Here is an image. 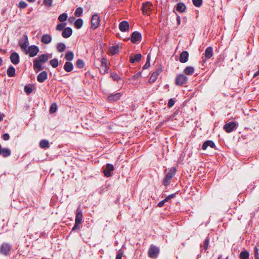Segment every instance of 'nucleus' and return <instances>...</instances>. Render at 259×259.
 I'll use <instances>...</instances> for the list:
<instances>
[{
  "label": "nucleus",
  "mask_w": 259,
  "mask_h": 259,
  "mask_svg": "<svg viewBox=\"0 0 259 259\" xmlns=\"http://www.w3.org/2000/svg\"><path fill=\"white\" fill-rule=\"evenodd\" d=\"M49 59V57L47 54H41L37 58H35L33 62V69L36 72L42 70L44 67L42 66L41 63H46Z\"/></svg>",
  "instance_id": "1"
},
{
  "label": "nucleus",
  "mask_w": 259,
  "mask_h": 259,
  "mask_svg": "<svg viewBox=\"0 0 259 259\" xmlns=\"http://www.w3.org/2000/svg\"><path fill=\"white\" fill-rule=\"evenodd\" d=\"M167 169H166L164 172L166 175L162 181V184L165 186H167L170 184L171 182V179L175 175L177 169L175 167H172L168 170V172H167Z\"/></svg>",
  "instance_id": "2"
},
{
  "label": "nucleus",
  "mask_w": 259,
  "mask_h": 259,
  "mask_svg": "<svg viewBox=\"0 0 259 259\" xmlns=\"http://www.w3.org/2000/svg\"><path fill=\"white\" fill-rule=\"evenodd\" d=\"M160 253V247L153 244H151L148 250V255L151 258L155 259L158 257Z\"/></svg>",
  "instance_id": "3"
},
{
  "label": "nucleus",
  "mask_w": 259,
  "mask_h": 259,
  "mask_svg": "<svg viewBox=\"0 0 259 259\" xmlns=\"http://www.w3.org/2000/svg\"><path fill=\"white\" fill-rule=\"evenodd\" d=\"M188 81V77L183 74H179L175 79V83L177 85L182 86Z\"/></svg>",
  "instance_id": "4"
},
{
  "label": "nucleus",
  "mask_w": 259,
  "mask_h": 259,
  "mask_svg": "<svg viewBox=\"0 0 259 259\" xmlns=\"http://www.w3.org/2000/svg\"><path fill=\"white\" fill-rule=\"evenodd\" d=\"M100 18L98 14L93 15L91 19V28L93 29H97L100 25Z\"/></svg>",
  "instance_id": "5"
},
{
  "label": "nucleus",
  "mask_w": 259,
  "mask_h": 259,
  "mask_svg": "<svg viewBox=\"0 0 259 259\" xmlns=\"http://www.w3.org/2000/svg\"><path fill=\"white\" fill-rule=\"evenodd\" d=\"M39 51V49L37 46L35 45H31L28 47V50H26L25 53L26 54H28L30 57H33L37 55Z\"/></svg>",
  "instance_id": "6"
},
{
  "label": "nucleus",
  "mask_w": 259,
  "mask_h": 259,
  "mask_svg": "<svg viewBox=\"0 0 259 259\" xmlns=\"http://www.w3.org/2000/svg\"><path fill=\"white\" fill-rule=\"evenodd\" d=\"M107 59L106 58H102L101 60V66L100 70L102 74H105L108 73L109 67L107 64Z\"/></svg>",
  "instance_id": "7"
},
{
  "label": "nucleus",
  "mask_w": 259,
  "mask_h": 259,
  "mask_svg": "<svg viewBox=\"0 0 259 259\" xmlns=\"http://www.w3.org/2000/svg\"><path fill=\"white\" fill-rule=\"evenodd\" d=\"M237 127V125L235 121H231L226 123L224 126V129L227 133L233 132Z\"/></svg>",
  "instance_id": "8"
},
{
  "label": "nucleus",
  "mask_w": 259,
  "mask_h": 259,
  "mask_svg": "<svg viewBox=\"0 0 259 259\" xmlns=\"http://www.w3.org/2000/svg\"><path fill=\"white\" fill-rule=\"evenodd\" d=\"M142 35L140 32L138 31H134L131 34V40L134 44L137 43L138 41H141Z\"/></svg>",
  "instance_id": "9"
},
{
  "label": "nucleus",
  "mask_w": 259,
  "mask_h": 259,
  "mask_svg": "<svg viewBox=\"0 0 259 259\" xmlns=\"http://www.w3.org/2000/svg\"><path fill=\"white\" fill-rule=\"evenodd\" d=\"M122 96L121 93H116L115 94H111L108 96V100L110 103L117 101L120 99Z\"/></svg>",
  "instance_id": "10"
},
{
  "label": "nucleus",
  "mask_w": 259,
  "mask_h": 259,
  "mask_svg": "<svg viewBox=\"0 0 259 259\" xmlns=\"http://www.w3.org/2000/svg\"><path fill=\"white\" fill-rule=\"evenodd\" d=\"M75 214H76V216H75V222H77V223L81 224V221H82V219L83 218V215H82V210L81 209V207L80 205L77 207V208L76 210Z\"/></svg>",
  "instance_id": "11"
},
{
  "label": "nucleus",
  "mask_w": 259,
  "mask_h": 259,
  "mask_svg": "<svg viewBox=\"0 0 259 259\" xmlns=\"http://www.w3.org/2000/svg\"><path fill=\"white\" fill-rule=\"evenodd\" d=\"M11 246L9 244H2L0 248L1 253L7 255L10 251Z\"/></svg>",
  "instance_id": "12"
},
{
  "label": "nucleus",
  "mask_w": 259,
  "mask_h": 259,
  "mask_svg": "<svg viewBox=\"0 0 259 259\" xmlns=\"http://www.w3.org/2000/svg\"><path fill=\"white\" fill-rule=\"evenodd\" d=\"M114 170L113 164L108 163L106 164V167L104 170V174L105 177L108 178L111 176V172Z\"/></svg>",
  "instance_id": "13"
},
{
  "label": "nucleus",
  "mask_w": 259,
  "mask_h": 259,
  "mask_svg": "<svg viewBox=\"0 0 259 259\" xmlns=\"http://www.w3.org/2000/svg\"><path fill=\"white\" fill-rule=\"evenodd\" d=\"M11 62L14 65H17L20 62V57L17 52L12 53L10 57Z\"/></svg>",
  "instance_id": "14"
},
{
  "label": "nucleus",
  "mask_w": 259,
  "mask_h": 259,
  "mask_svg": "<svg viewBox=\"0 0 259 259\" xmlns=\"http://www.w3.org/2000/svg\"><path fill=\"white\" fill-rule=\"evenodd\" d=\"M208 146L214 149H217L215 145L212 141L206 140L203 143L202 146V149L205 150Z\"/></svg>",
  "instance_id": "15"
},
{
  "label": "nucleus",
  "mask_w": 259,
  "mask_h": 259,
  "mask_svg": "<svg viewBox=\"0 0 259 259\" xmlns=\"http://www.w3.org/2000/svg\"><path fill=\"white\" fill-rule=\"evenodd\" d=\"M129 27V23L127 21H122L119 24V28L122 32L128 31Z\"/></svg>",
  "instance_id": "16"
},
{
  "label": "nucleus",
  "mask_w": 259,
  "mask_h": 259,
  "mask_svg": "<svg viewBox=\"0 0 259 259\" xmlns=\"http://www.w3.org/2000/svg\"><path fill=\"white\" fill-rule=\"evenodd\" d=\"M48 78V73L46 71H42L37 76V80L39 82H44Z\"/></svg>",
  "instance_id": "17"
},
{
  "label": "nucleus",
  "mask_w": 259,
  "mask_h": 259,
  "mask_svg": "<svg viewBox=\"0 0 259 259\" xmlns=\"http://www.w3.org/2000/svg\"><path fill=\"white\" fill-rule=\"evenodd\" d=\"M152 5L150 2L144 3L142 5V10L144 15H148V11L151 10Z\"/></svg>",
  "instance_id": "18"
},
{
  "label": "nucleus",
  "mask_w": 259,
  "mask_h": 259,
  "mask_svg": "<svg viewBox=\"0 0 259 259\" xmlns=\"http://www.w3.org/2000/svg\"><path fill=\"white\" fill-rule=\"evenodd\" d=\"M24 42H22L21 40H20L19 41V45L21 47V48L22 50H24L25 51V52H26L27 48V45L28 44V39L27 35L26 34L24 35Z\"/></svg>",
  "instance_id": "19"
},
{
  "label": "nucleus",
  "mask_w": 259,
  "mask_h": 259,
  "mask_svg": "<svg viewBox=\"0 0 259 259\" xmlns=\"http://www.w3.org/2000/svg\"><path fill=\"white\" fill-rule=\"evenodd\" d=\"M188 58L189 53L187 51H184L180 54L179 60L181 63H184L188 61Z\"/></svg>",
  "instance_id": "20"
},
{
  "label": "nucleus",
  "mask_w": 259,
  "mask_h": 259,
  "mask_svg": "<svg viewBox=\"0 0 259 259\" xmlns=\"http://www.w3.org/2000/svg\"><path fill=\"white\" fill-rule=\"evenodd\" d=\"M11 154V151L10 149L7 148H2L0 144V155H2L4 157H7Z\"/></svg>",
  "instance_id": "21"
},
{
  "label": "nucleus",
  "mask_w": 259,
  "mask_h": 259,
  "mask_svg": "<svg viewBox=\"0 0 259 259\" xmlns=\"http://www.w3.org/2000/svg\"><path fill=\"white\" fill-rule=\"evenodd\" d=\"M72 34V29L68 27L65 28L62 33V36L65 38L69 37Z\"/></svg>",
  "instance_id": "22"
},
{
  "label": "nucleus",
  "mask_w": 259,
  "mask_h": 259,
  "mask_svg": "<svg viewBox=\"0 0 259 259\" xmlns=\"http://www.w3.org/2000/svg\"><path fill=\"white\" fill-rule=\"evenodd\" d=\"M161 72V69L158 68L154 72H153L149 79V81L151 82H154L156 81V80L157 78V77L159 74V73Z\"/></svg>",
  "instance_id": "23"
},
{
  "label": "nucleus",
  "mask_w": 259,
  "mask_h": 259,
  "mask_svg": "<svg viewBox=\"0 0 259 259\" xmlns=\"http://www.w3.org/2000/svg\"><path fill=\"white\" fill-rule=\"evenodd\" d=\"M121 48L119 45L112 46L109 48V52L112 55H114L119 52Z\"/></svg>",
  "instance_id": "24"
},
{
  "label": "nucleus",
  "mask_w": 259,
  "mask_h": 259,
  "mask_svg": "<svg viewBox=\"0 0 259 259\" xmlns=\"http://www.w3.org/2000/svg\"><path fill=\"white\" fill-rule=\"evenodd\" d=\"M204 57L206 59H208L213 56V49L211 47H207L204 52Z\"/></svg>",
  "instance_id": "25"
},
{
  "label": "nucleus",
  "mask_w": 259,
  "mask_h": 259,
  "mask_svg": "<svg viewBox=\"0 0 259 259\" xmlns=\"http://www.w3.org/2000/svg\"><path fill=\"white\" fill-rule=\"evenodd\" d=\"M52 37L50 34H45L41 36V41L45 44H48L52 41Z\"/></svg>",
  "instance_id": "26"
},
{
  "label": "nucleus",
  "mask_w": 259,
  "mask_h": 259,
  "mask_svg": "<svg viewBox=\"0 0 259 259\" xmlns=\"http://www.w3.org/2000/svg\"><path fill=\"white\" fill-rule=\"evenodd\" d=\"M142 55L141 54H137L134 57L131 56L130 58V62L131 63H134L136 62H139L142 58Z\"/></svg>",
  "instance_id": "27"
},
{
  "label": "nucleus",
  "mask_w": 259,
  "mask_h": 259,
  "mask_svg": "<svg viewBox=\"0 0 259 259\" xmlns=\"http://www.w3.org/2000/svg\"><path fill=\"white\" fill-rule=\"evenodd\" d=\"M63 68L66 72H70L73 69V65L71 62H66Z\"/></svg>",
  "instance_id": "28"
},
{
  "label": "nucleus",
  "mask_w": 259,
  "mask_h": 259,
  "mask_svg": "<svg viewBox=\"0 0 259 259\" xmlns=\"http://www.w3.org/2000/svg\"><path fill=\"white\" fill-rule=\"evenodd\" d=\"M15 72V68L11 65L7 70V74L9 77H12L15 76L16 74Z\"/></svg>",
  "instance_id": "29"
},
{
  "label": "nucleus",
  "mask_w": 259,
  "mask_h": 259,
  "mask_svg": "<svg viewBox=\"0 0 259 259\" xmlns=\"http://www.w3.org/2000/svg\"><path fill=\"white\" fill-rule=\"evenodd\" d=\"M186 9V6L184 3L180 2L177 5L176 10L178 12L182 13L185 12Z\"/></svg>",
  "instance_id": "30"
},
{
  "label": "nucleus",
  "mask_w": 259,
  "mask_h": 259,
  "mask_svg": "<svg viewBox=\"0 0 259 259\" xmlns=\"http://www.w3.org/2000/svg\"><path fill=\"white\" fill-rule=\"evenodd\" d=\"M74 58V54L71 51H68L65 55V59L67 62H70Z\"/></svg>",
  "instance_id": "31"
},
{
  "label": "nucleus",
  "mask_w": 259,
  "mask_h": 259,
  "mask_svg": "<svg viewBox=\"0 0 259 259\" xmlns=\"http://www.w3.org/2000/svg\"><path fill=\"white\" fill-rule=\"evenodd\" d=\"M194 72V68L192 66H187L184 70V73L187 75H191Z\"/></svg>",
  "instance_id": "32"
},
{
  "label": "nucleus",
  "mask_w": 259,
  "mask_h": 259,
  "mask_svg": "<svg viewBox=\"0 0 259 259\" xmlns=\"http://www.w3.org/2000/svg\"><path fill=\"white\" fill-rule=\"evenodd\" d=\"M39 146L41 148L46 149L50 147V144L48 140H42L40 141Z\"/></svg>",
  "instance_id": "33"
},
{
  "label": "nucleus",
  "mask_w": 259,
  "mask_h": 259,
  "mask_svg": "<svg viewBox=\"0 0 259 259\" xmlns=\"http://www.w3.org/2000/svg\"><path fill=\"white\" fill-rule=\"evenodd\" d=\"M249 253L247 250H244L241 251L239 254V257L240 259H249Z\"/></svg>",
  "instance_id": "34"
},
{
  "label": "nucleus",
  "mask_w": 259,
  "mask_h": 259,
  "mask_svg": "<svg viewBox=\"0 0 259 259\" xmlns=\"http://www.w3.org/2000/svg\"><path fill=\"white\" fill-rule=\"evenodd\" d=\"M83 25V20L81 18L77 19L74 22V26L76 29H80Z\"/></svg>",
  "instance_id": "35"
},
{
  "label": "nucleus",
  "mask_w": 259,
  "mask_h": 259,
  "mask_svg": "<svg viewBox=\"0 0 259 259\" xmlns=\"http://www.w3.org/2000/svg\"><path fill=\"white\" fill-rule=\"evenodd\" d=\"M57 49L58 52L61 53L64 52L66 49V46L63 42H60L57 45Z\"/></svg>",
  "instance_id": "36"
},
{
  "label": "nucleus",
  "mask_w": 259,
  "mask_h": 259,
  "mask_svg": "<svg viewBox=\"0 0 259 259\" xmlns=\"http://www.w3.org/2000/svg\"><path fill=\"white\" fill-rule=\"evenodd\" d=\"M76 66L78 68L81 69L84 67V63L81 59H78L76 62Z\"/></svg>",
  "instance_id": "37"
},
{
  "label": "nucleus",
  "mask_w": 259,
  "mask_h": 259,
  "mask_svg": "<svg viewBox=\"0 0 259 259\" xmlns=\"http://www.w3.org/2000/svg\"><path fill=\"white\" fill-rule=\"evenodd\" d=\"M24 90L27 95H30L32 92L31 84H29L28 85H25L24 88Z\"/></svg>",
  "instance_id": "38"
},
{
  "label": "nucleus",
  "mask_w": 259,
  "mask_h": 259,
  "mask_svg": "<svg viewBox=\"0 0 259 259\" xmlns=\"http://www.w3.org/2000/svg\"><path fill=\"white\" fill-rule=\"evenodd\" d=\"M50 65L54 68L57 67L59 65V61H58V60L57 59H52L50 61Z\"/></svg>",
  "instance_id": "39"
},
{
  "label": "nucleus",
  "mask_w": 259,
  "mask_h": 259,
  "mask_svg": "<svg viewBox=\"0 0 259 259\" xmlns=\"http://www.w3.org/2000/svg\"><path fill=\"white\" fill-rule=\"evenodd\" d=\"M67 18H68V15H67V13H64L59 16L58 20L60 22H63L65 21L67 19Z\"/></svg>",
  "instance_id": "40"
},
{
  "label": "nucleus",
  "mask_w": 259,
  "mask_h": 259,
  "mask_svg": "<svg viewBox=\"0 0 259 259\" xmlns=\"http://www.w3.org/2000/svg\"><path fill=\"white\" fill-rule=\"evenodd\" d=\"M83 13V9L81 7L77 8L74 13V15L76 17H80Z\"/></svg>",
  "instance_id": "41"
},
{
  "label": "nucleus",
  "mask_w": 259,
  "mask_h": 259,
  "mask_svg": "<svg viewBox=\"0 0 259 259\" xmlns=\"http://www.w3.org/2000/svg\"><path fill=\"white\" fill-rule=\"evenodd\" d=\"M66 25V23H59L58 24H57L56 29L57 30H58V31L64 30V29L65 28V27Z\"/></svg>",
  "instance_id": "42"
},
{
  "label": "nucleus",
  "mask_w": 259,
  "mask_h": 259,
  "mask_svg": "<svg viewBox=\"0 0 259 259\" xmlns=\"http://www.w3.org/2000/svg\"><path fill=\"white\" fill-rule=\"evenodd\" d=\"M110 76L115 81H118L120 79V76L116 72H114L110 73Z\"/></svg>",
  "instance_id": "43"
},
{
  "label": "nucleus",
  "mask_w": 259,
  "mask_h": 259,
  "mask_svg": "<svg viewBox=\"0 0 259 259\" xmlns=\"http://www.w3.org/2000/svg\"><path fill=\"white\" fill-rule=\"evenodd\" d=\"M57 109V104L55 103H53L50 108V113H55Z\"/></svg>",
  "instance_id": "44"
},
{
  "label": "nucleus",
  "mask_w": 259,
  "mask_h": 259,
  "mask_svg": "<svg viewBox=\"0 0 259 259\" xmlns=\"http://www.w3.org/2000/svg\"><path fill=\"white\" fill-rule=\"evenodd\" d=\"M27 6L28 5L26 3L22 1L19 2L18 7L21 9H23L26 8L27 7Z\"/></svg>",
  "instance_id": "45"
},
{
  "label": "nucleus",
  "mask_w": 259,
  "mask_h": 259,
  "mask_svg": "<svg viewBox=\"0 0 259 259\" xmlns=\"http://www.w3.org/2000/svg\"><path fill=\"white\" fill-rule=\"evenodd\" d=\"M193 5L196 7H199L202 5V0H192Z\"/></svg>",
  "instance_id": "46"
},
{
  "label": "nucleus",
  "mask_w": 259,
  "mask_h": 259,
  "mask_svg": "<svg viewBox=\"0 0 259 259\" xmlns=\"http://www.w3.org/2000/svg\"><path fill=\"white\" fill-rule=\"evenodd\" d=\"M178 194V192H176L174 194H171L170 195H168L167 196H166L165 199H164V201H165V202H167L168 200H170L172 198H174V197H175L176 195Z\"/></svg>",
  "instance_id": "47"
},
{
  "label": "nucleus",
  "mask_w": 259,
  "mask_h": 259,
  "mask_svg": "<svg viewBox=\"0 0 259 259\" xmlns=\"http://www.w3.org/2000/svg\"><path fill=\"white\" fill-rule=\"evenodd\" d=\"M123 254V251L122 249H119L116 255L115 259H121Z\"/></svg>",
  "instance_id": "48"
},
{
  "label": "nucleus",
  "mask_w": 259,
  "mask_h": 259,
  "mask_svg": "<svg viewBox=\"0 0 259 259\" xmlns=\"http://www.w3.org/2000/svg\"><path fill=\"white\" fill-rule=\"evenodd\" d=\"M53 0H44V4L48 7L52 6Z\"/></svg>",
  "instance_id": "49"
},
{
  "label": "nucleus",
  "mask_w": 259,
  "mask_h": 259,
  "mask_svg": "<svg viewBox=\"0 0 259 259\" xmlns=\"http://www.w3.org/2000/svg\"><path fill=\"white\" fill-rule=\"evenodd\" d=\"M175 103V102L172 98L168 100V102L167 103L168 107H169V108L172 107L174 105Z\"/></svg>",
  "instance_id": "50"
},
{
  "label": "nucleus",
  "mask_w": 259,
  "mask_h": 259,
  "mask_svg": "<svg viewBox=\"0 0 259 259\" xmlns=\"http://www.w3.org/2000/svg\"><path fill=\"white\" fill-rule=\"evenodd\" d=\"M141 75V72H139L137 73L134 74L131 78L133 80H136L137 78L140 77Z\"/></svg>",
  "instance_id": "51"
},
{
  "label": "nucleus",
  "mask_w": 259,
  "mask_h": 259,
  "mask_svg": "<svg viewBox=\"0 0 259 259\" xmlns=\"http://www.w3.org/2000/svg\"><path fill=\"white\" fill-rule=\"evenodd\" d=\"M254 256L255 259H258L259 258V254L258 252V249L256 246L254 247Z\"/></svg>",
  "instance_id": "52"
},
{
  "label": "nucleus",
  "mask_w": 259,
  "mask_h": 259,
  "mask_svg": "<svg viewBox=\"0 0 259 259\" xmlns=\"http://www.w3.org/2000/svg\"><path fill=\"white\" fill-rule=\"evenodd\" d=\"M2 138L4 141H8L10 139L9 135L8 133H5L3 135Z\"/></svg>",
  "instance_id": "53"
},
{
  "label": "nucleus",
  "mask_w": 259,
  "mask_h": 259,
  "mask_svg": "<svg viewBox=\"0 0 259 259\" xmlns=\"http://www.w3.org/2000/svg\"><path fill=\"white\" fill-rule=\"evenodd\" d=\"M208 244H204L203 245L200 246L202 250H206L208 248Z\"/></svg>",
  "instance_id": "54"
},
{
  "label": "nucleus",
  "mask_w": 259,
  "mask_h": 259,
  "mask_svg": "<svg viewBox=\"0 0 259 259\" xmlns=\"http://www.w3.org/2000/svg\"><path fill=\"white\" fill-rule=\"evenodd\" d=\"M165 203V201H164V200H162V201H160L158 204H157V206L159 207H162L164 203Z\"/></svg>",
  "instance_id": "55"
},
{
  "label": "nucleus",
  "mask_w": 259,
  "mask_h": 259,
  "mask_svg": "<svg viewBox=\"0 0 259 259\" xmlns=\"http://www.w3.org/2000/svg\"><path fill=\"white\" fill-rule=\"evenodd\" d=\"M150 66V62L149 61H146V63L143 67V69H146Z\"/></svg>",
  "instance_id": "56"
},
{
  "label": "nucleus",
  "mask_w": 259,
  "mask_h": 259,
  "mask_svg": "<svg viewBox=\"0 0 259 259\" xmlns=\"http://www.w3.org/2000/svg\"><path fill=\"white\" fill-rule=\"evenodd\" d=\"M79 224H80V223L77 224V222H75V224L72 229V231H74L75 229H76L78 228Z\"/></svg>",
  "instance_id": "57"
},
{
  "label": "nucleus",
  "mask_w": 259,
  "mask_h": 259,
  "mask_svg": "<svg viewBox=\"0 0 259 259\" xmlns=\"http://www.w3.org/2000/svg\"><path fill=\"white\" fill-rule=\"evenodd\" d=\"M177 24L178 25H180V23H181V17L180 16L177 15Z\"/></svg>",
  "instance_id": "58"
},
{
  "label": "nucleus",
  "mask_w": 259,
  "mask_h": 259,
  "mask_svg": "<svg viewBox=\"0 0 259 259\" xmlns=\"http://www.w3.org/2000/svg\"><path fill=\"white\" fill-rule=\"evenodd\" d=\"M209 237H207L205 238V239L204 241L203 242V243H209Z\"/></svg>",
  "instance_id": "59"
},
{
  "label": "nucleus",
  "mask_w": 259,
  "mask_h": 259,
  "mask_svg": "<svg viewBox=\"0 0 259 259\" xmlns=\"http://www.w3.org/2000/svg\"><path fill=\"white\" fill-rule=\"evenodd\" d=\"M150 56L149 55H148L147 56V61H149V62H150Z\"/></svg>",
  "instance_id": "60"
},
{
  "label": "nucleus",
  "mask_w": 259,
  "mask_h": 259,
  "mask_svg": "<svg viewBox=\"0 0 259 259\" xmlns=\"http://www.w3.org/2000/svg\"><path fill=\"white\" fill-rule=\"evenodd\" d=\"M3 64V59L1 57H0V66H2Z\"/></svg>",
  "instance_id": "61"
},
{
  "label": "nucleus",
  "mask_w": 259,
  "mask_h": 259,
  "mask_svg": "<svg viewBox=\"0 0 259 259\" xmlns=\"http://www.w3.org/2000/svg\"><path fill=\"white\" fill-rule=\"evenodd\" d=\"M29 3H33L35 1V0H27Z\"/></svg>",
  "instance_id": "62"
},
{
  "label": "nucleus",
  "mask_w": 259,
  "mask_h": 259,
  "mask_svg": "<svg viewBox=\"0 0 259 259\" xmlns=\"http://www.w3.org/2000/svg\"><path fill=\"white\" fill-rule=\"evenodd\" d=\"M206 62V60H204V59H203L202 61V65L204 64V63H205Z\"/></svg>",
  "instance_id": "63"
},
{
  "label": "nucleus",
  "mask_w": 259,
  "mask_h": 259,
  "mask_svg": "<svg viewBox=\"0 0 259 259\" xmlns=\"http://www.w3.org/2000/svg\"><path fill=\"white\" fill-rule=\"evenodd\" d=\"M3 120V117H2V116L0 115V121H2Z\"/></svg>",
  "instance_id": "64"
}]
</instances>
